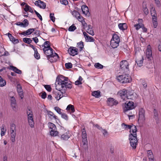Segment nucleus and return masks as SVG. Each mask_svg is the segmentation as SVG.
Masks as SVG:
<instances>
[{
  "label": "nucleus",
  "mask_w": 161,
  "mask_h": 161,
  "mask_svg": "<svg viewBox=\"0 0 161 161\" xmlns=\"http://www.w3.org/2000/svg\"><path fill=\"white\" fill-rule=\"evenodd\" d=\"M16 125L14 124H12L10 125V133H16Z\"/></svg>",
  "instance_id": "cd10ccee"
},
{
  "label": "nucleus",
  "mask_w": 161,
  "mask_h": 161,
  "mask_svg": "<svg viewBox=\"0 0 161 161\" xmlns=\"http://www.w3.org/2000/svg\"><path fill=\"white\" fill-rule=\"evenodd\" d=\"M34 56L37 59H39L40 58V55L37 51L34 52Z\"/></svg>",
  "instance_id": "5fc2aeb1"
},
{
  "label": "nucleus",
  "mask_w": 161,
  "mask_h": 161,
  "mask_svg": "<svg viewBox=\"0 0 161 161\" xmlns=\"http://www.w3.org/2000/svg\"><path fill=\"white\" fill-rule=\"evenodd\" d=\"M17 88L18 94L21 99H22L24 97L23 92L20 85L18 84Z\"/></svg>",
  "instance_id": "dca6fc26"
},
{
  "label": "nucleus",
  "mask_w": 161,
  "mask_h": 161,
  "mask_svg": "<svg viewBox=\"0 0 161 161\" xmlns=\"http://www.w3.org/2000/svg\"><path fill=\"white\" fill-rule=\"evenodd\" d=\"M47 96L46 93L45 92L42 93V95L41 96V97L43 99H45Z\"/></svg>",
  "instance_id": "69168bd1"
},
{
  "label": "nucleus",
  "mask_w": 161,
  "mask_h": 161,
  "mask_svg": "<svg viewBox=\"0 0 161 161\" xmlns=\"http://www.w3.org/2000/svg\"><path fill=\"white\" fill-rule=\"evenodd\" d=\"M76 26L73 24L69 27L68 30L70 31H73L76 30Z\"/></svg>",
  "instance_id": "a18cd8bd"
},
{
  "label": "nucleus",
  "mask_w": 161,
  "mask_h": 161,
  "mask_svg": "<svg viewBox=\"0 0 161 161\" xmlns=\"http://www.w3.org/2000/svg\"><path fill=\"white\" fill-rule=\"evenodd\" d=\"M44 87L46 90L48 92H51L52 90V88L49 85H45Z\"/></svg>",
  "instance_id": "6e6d98bb"
},
{
  "label": "nucleus",
  "mask_w": 161,
  "mask_h": 161,
  "mask_svg": "<svg viewBox=\"0 0 161 161\" xmlns=\"http://www.w3.org/2000/svg\"><path fill=\"white\" fill-rule=\"evenodd\" d=\"M121 127H122L123 129L125 130L130 129V133L133 132L137 131L135 125H130L123 123L121 124Z\"/></svg>",
  "instance_id": "0eeeda50"
},
{
  "label": "nucleus",
  "mask_w": 161,
  "mask_h": 161,
  "mask_svg": "<svg viewBox=\"0 0 161 161\" xmlns=\"http://www.w3.org/2000/svg\"><path fill=\"white\" fill-rule=\"evenodd\" d=\"M129 140L131 146L134 149L136 148L137 140L136 138V131L133 132L129 135Z\"/></svg>",
  "instance_id": "f03ea898"
},
{
  "label": "nucleus",
  "mask_w": 161,
  "mask_h": 161,
  "mask_svg": "<svg viewBox=\"0 0 161 161\" xmlns=\"http://www.w3.org/2000/svg\"><path fill=\"white\" fill-rule=\"evenodd\" d=\"M24 9L25 12L29 11L32 13L34 12L33 9L28 4L25 5V6L24 7Z\"/></svg>",
  "instance_id": "393cba45"
},
{
  "label": "nucleus",
  "mask_w": 161,
  "mask_h": 161,
  "mask_svg": "<svg viewBox=\"0 0 161 161\" xmlns=\"http://www.w3.org/2000/svg\"><path fill=\"white\" fill-rule=\"evenodd\" d=\"M78 47L80 48V51L82 50L84 47L83 43L82 42H80L77 43Z\"/></svg>",
  "instance_id": "49530a36"
},
{
  "label": "nucleus",
  "mask_w": 161,
  "mask_h": 161,
  "mask_svg": "<svg viewBox=\"0 0 161 161\" xmlns=\"http://www.w3.org/2000/svg\"><path fill=\"white\" fill-rule=\"evenodd\" d=\"M65 66L67 69H69L72 67V64L71 63H67L65 64Z\"/></svg>",
  "instance_id": "603ef678"
},
{
  "label": "nucleus",
  "mask_w": 161,
  "mask_h": 161,
  "mask_svg": "<svg viewBox=\"0 0 161 161\" xmlns=\"http://www.w3.org/2000/svg\"><path fill=\"white\" fill-rule=\"evenodd\" d=\"M9 69L13 70L15 73L19 74H21L22 73V71L21 70L18 69L16 67L13 66H10Z\"/></svg>",
  "instance_id": "b1692460"
},
{
  "label": "nucleus",
  "mask_w": 161,
  "mask_h": 161,
  "mask_svg": "<svg viewBox=\"0 0 161 161\" xmlns=\"http://www.w3.org/2000/svg\"><path fill=\"white\" fill-rule=\"evenodd\" d=\"M66 110L71 111V113H74L75 111L74 106L71 104H69L67 106Z\"/></svg>",
  "instance_id": "c9c22d12"
},
{
  "label": "nucleus",
  "mask_w": 161,
  "mask_h": 161,
  "mask_svg": "<svg viewBox=\"0 0 161 161\" xmlns=\"http://www.w3.org/2000/svg\"><path fill=\"white\" fill-rule=\"evenodd\" d=\"M136 94L132 92H128L126 99L134 100L135 99Z\"/></svg>",
  "instance_id": "5701e85b"
},
{
  "label": "nucleus",
  "mask_w": 161,
  "mask_h": 161,
  "mask_svg": "<svg viewBox=\"0 0 161 161\" xmlns=\"http://www.w3.org/2000/svg\"><path fill=\"white\" fill-rule=\"evenodd\" d=\"M66 132L61 135L60 138L61 140H67L70 137V135L68 131H66Z\"/></svg>",
  "instance_id": "f3484780"
},
{
  "label": "nucleus",
  "mask_w": 161,
  "mask_h": 161,
  "mask_svg": "<svg viewBox=\"0 0 161 161\" xmlns=\"http://www.w3.org/2000/svg\"><path fill=\"white\" fill-rule=\"evenodd\" d=\"M92 95L96 98L100 97V92L99 91H94L92 92Z\"/></svg>",
  "instance_id": "473e14b6"
},
{
  "label": "nucleus",
  "mask_w": 161,
  "mask_h": 161,
  "mask_svg": "<svg viewBox=\"0 0 161 161\" xmlns=\"http://www.w3.org/2000/svg\"><path fill=\"white\" fill-rule=\"evenodd\" d=\"M50 57H55V59H57L58 58V54L54 52L53 53V55H51Z\"/></svg>",
  "instance_id": "bf43d9fd"
},
{
  "label": "nucleus",
  "mask_w": 161,
  "mask_h": 161,
  "mask_svg": "<svg viewBox=\"0 0 161 161\" xmlns=\"http://www.w3.org/2000/svg\"><path fill=\"white\" fill-rule=\"evenodd\" d=\"M23 27H25L28 26L29 25V23L27 19H25L23 21Z\"/></svg>",
  "instance_id": "864d4df0"
},
{
  "label": "nucleus",
  "mask_w": 161,
  "mask_h": 161,
  "mask_svg": "<svg viewBox=\"0 0 161 161\" xmlns=\"http://www.w3.org/2000/svg\"><path fill=\"white\" fill-rule=\"evenodd\" d=\"M35 4L41 8L45 9L46 7V4L45 3L41 0L36 1L35 3Z\"/></svg>",
  "instance_id": "2eb2a0df"
},
{
  "label": "nucleus",
  "mask_w": 161,
  "mask_h": 161,
  "mask_svg": "<svg viewBox=\"0 0 161 161\" xmlns=\"http://www.w3.org/2000/svg\"><path fill=\"white\" fill-rule=\"evenodd\" d=\"M151 13L152 17L153 22H157V14L156 13V11L154 9H152L151 10Z\"/></svg>",
  "instance_id": "6ab92c4d"
},
{
  "label": "nucleus",
  "mask_w": 161,
  "mask_h": 161,
  "mask_svg": "<svg viewBox=\"0 0 161 161\" xmlns=\"http://www.w3.org/2000/svg\"><path fill=\"white\" fill-rule=\"evenodd\" d=\"M119 29L122 31L125 30L127 29V26L125 23H120L118 25Z\"/></svg>",
  "instance_id": "c85d7f7f"
},
{
  "label": "nucleus",
  "mask_w": 161,
  "mask_h": 161,
  "mask_svg": "<svg viewBox=\"0 0 161 161\" xmlns=\"http://www.w3.org/2000/svg\"><path fill=\"white\" fill-rule=\"evenodd\" d=\"M6 85V81L1 76H0V86H4Z\"/></svg>",
  "instance_id": "f704fd0d"
},
{
  "label": "nucleus",
  "mask_w": 161,
  "mask_h": 161,
  "mask_svg": "<svg viewBox=\"0 0 161 161\" xmlns=\"http://www.w3.org/2000/svg\"><path fill=\"white\" fill-rule=\"evenodd\" d=\"M23 40L24 42L29 44H30L32 42V40L29 38H23Z\"/></svg>",
  "instance_id": "79ce46f5"
},
{
  "label": "nucleus",
  "mask_w": 161,
  "mask_h": 161,
  "mask_svg": "<svg viewBox=\"0 0 161 161\" xmlns=\"http://www.w3.org/2000/svg\"><path fill=\"white\" fill-rule=\"evenodd\" d=\"M85 40L87 42H94L95 41V39L92 37L89 36L86 37Z\"/></svg>",
  "instance_id": "ea45409f"
},
{
  "label": "nucleus",
  "mask_w": 161,
  "mask_h": 161,
  "mask_svg": "<svg viewBox=\"0 0 161 161\" xmlns=\"http://www.w3.org/2000/svg\"><path fill=\"white\" fill-rule=\"evenodd\" d=\"M82 26H83V28L85 29H86V28H88V26H87V24L85 22V20L81 22Z\"/></svg>",
  "instance_id": "052dcab7"
},
{
  "label": "nucleus",
  "mask_w": 161,
  "mask_h": 161,
  "mask_svg": "<svg viewBox=\"0 0 161 161\" xmlns=\"http://www.w3.org/2000/svg\"><path fill=\"white\" fill-rule=\"evenodd\" d=\"M34 31L35 29L30 28L27 31L23 32L21 34L24 36H28L31 35Z\"/></svg>",
  "instance_id": "aec40b11"
},
{
  "label": "nucleus",
  "mask_w": 161,
  "mask_h": 161,
  "mask_svg": "<svg viewBox=\"0 0 161 161\" xmlns=\"http://www.w3.org/2000/svg\"><path fill=\"white\" fill-rule=\"evenodd\" d=\"M143 60V57L142 55L141 56L140 58H137L136 59V62L137 63L138 66L141 67L142 66Z\"/></svg>",
  "instance_id": "412c9836"
},
{
  "label": "nucleus",
  "mask_w": 161,
  "mask_h": 161,
  "mask_svg": "<svg viewBox=\"0 0 161 161\" xmlns=\"http://www.w3.org/2000/svg\"><path fill=\"white\" fill-rule=\"evenodd\" d=\"M120 39L119 36L117 34H114L110 41V45L111 47L115 48L117 47L119 45Z\"/></svg>",
  "instance_id": "20e7f679"
},
{
  "label": "nucleus",
  "mask_w": 161,
  "mask_h": 161,
  "mask_svg": "<svg viewBox=\"0 0 161 161\" xmlns=\"http://www.w3.org/2000/svg\"><path fill=\"white\" fill-rule=\"evenodd\" d=\"M27 114L29 125L31 127H34V122L33 119L32 111L30 109H29L27 111Z\"/></svg>",
  "instance_id": "39448f33"
},
{
  "label": "nucleus",
  "mask_w": 161,
  "mask_h": 161,
  "mask_svg": "<svg viewBox=\"0 0 161 161\" xmlns=\"http://www.w3.org/2000/svg\"><path fill=\"white\" fill-rule=\"evenodd\" d=\"M134 108V103L129 101L128 103H125L124 105V111H127L131 110Z\"/></svg>",
  "instance_id": "9b49d317"
},
{
  "label": "nucleus",
  "mask_w": 161,
  "mask_h": 161,
  "mask_svg": "<svg viewBox=\"0 0 161 161\" xmlns=\"http://www.w3.org/2000/svg\"><path fill=\"white\" fill-rule=\"evenodd\" d=\"M48 125L49 128L50 129H51V130L56 129L57 128L55 125L53 123L49 122L48 123Z\"/></svg>",
  "instance_id": "4c0bfd02"
},
{
  "label": "nucleus",
  "mask_w": 161,
  "mask_h": 161,
  "mask_svg": "<svg viewBox=\"0 0 161 161\" xmlns=\"http://www.w3.org/2000/svg\"><path fill=\"white\" fill-rule=\"evenodd\" d=\"M4 125H3L0 127L1 130V135L2 136L5 135V133L6 131V129L4 128Z\"/></svg>",
  "instance_id": "72a5a7b5"
},
{
  "label": "nucleus",
  "mask_w": 161,
  "mask_h": 161,
  "mask_svg": "<svg viewBox=\"0 0 161 161\" xmlns=\"http://www.w3.org/2000/svg\"><path fill=\"white\" fill-rule=\"evenodd\" d=\"M50 18L51 20L53 22H54L55 20V18L54 16V14L50 13L49 15Z\"/></svg>",
  "instance_id": "09e8293b"
},
{
  "label": "nucleus",
  "mask_w": 161,
  "mask_h": 161,
  "mask_svg": "<svg viewBox=\"0 0 161 161\" xmlns=\"http://www.w3.org/2000/svg\"><path fill=\"white\" fill-rule=\"evenodd\" d=\"M101 130L104 136H105L107 134L108 132L106 130L102 129Z\"/></svg>",
  "instance_id": "0e129e2a"
},
{
  "label": "nucleus",
  "mask_w": 161,
  "mask_h": 161,
  "mask_svg": "<svg viewBox=\"0 0 161 161\" xmlns=\"http://www.w3.org/2000/svg\"><path fill=\"white\" fill-rule=\"evenodd\" d=\"M50 133V135L52 136H55L58 135V132L57 131V129L56 128V129L51 130Z\"/></svg>",
  "instance_id": "2f4dec72"
},
{
  "label": "nucleus",
  "mask_w": 161,
  "mask_h": 161,
  "mask_svg": "<svg viewBox=\"0 0 161 161\" xmlns=\"http://www.w3.org/2000/svg\"><path fill=\"white\" fill-rule=\"evenodd\" d=\"M50 42L49 41H46L43 45H42V47H44L43 50H46L47 49H49L51 48L50 46Z\"/></svg>",
  "instance_id": "a878e982"
},
{
  "label": "nucleus",
  "mask_w": 161,
  "mask_h": 161,
  "mask_svg": "<svg viewBox=\"0 0 161 161\" xmlns=\"http://www.w3.org/2000/svg\"><path fill=\"white\" fill-rule=\"evenodd\" d=\"M47 114L49 117L51 118V119L53 118L55 119H57V116L54 115L53 112L51 111L49 112Z\"/></svg>",
  "instance_id": "58836bf2"
},
{
  "label": "nucleus",
  "mask_w": 161,
  "mask_h": 161,
  "mask_svg": "<svg viewBox=\"0 0 161 161\" xmlns=\"http://www.w3.org/2000/svg\"><path fill=\"white\" fill-rule=\"evenodd\" d=\"M154 116L155 117V119L156 120H158V113L156 110L155 109L154 110Z\"/></svg>",
  "instance_id": "4d7b16f0"
},
{
  "label": "nucleus",
  "mask_w": 161,
  "mask_h": 161,
  "mask_svg": "<svg viewBox=\"0 0 161 161\" xmlns=\"http://www.w3.org/2000/svg\"><path fill=\"white\" fill-rule=\"evenodd\" d=\"M155 3L158 7H159L160 6V4L159 0H157L155 1Z\"/></svg>",
  "instance_id": "774afa93"
},
{
  "label": "nucleus",
  "mask_w": 161,
  "mask_h": 161,
  "mask_svg": "<svg viewBox=\"0 0 161 161\" xmlns=\"http://www.w3.org/2000/svg\"><path fill=\"white\" fill-rule=\"evenodd\" d=\"M120 68L125 71H127L129 70V64L126 60L121 61L120 64Z\"/></svg>",
  "instance_id": "9d476101"
},
{
  "label": "nucleus",
  "mask_w": 161,
  "mask_h": 161,
  "mask_svg": "<svg viewBox=\"0 0 161 161\" xmlns=\"http://www.w3.org/2000/svg\"><path fill=\"white\" fill-rule=\"evenodd\" d=\"M60 2L62 4L64 5L67 4L68 3L67 0H60Z\"/></svg>",
  "instance_id": "e2e57ef3"
},
{
  "label": "nucleus",
  "mask_w": 161,
  "mask_h": 161,
  "mask_svg": "<svg viewBox=\"0 0 161 161\" xmlns=\"http://www.w3.org/2000/svg\"><path fill=\"white\" fill-rule=\"evenodd\" d=\"M55 84L56 89L60 91L61 93H57V96L55 97V98L58 100H59L64 96H67V94L66 93L67 88L70 89L72 87L71 83L68 82L67 78L62 75L56 80Z\"/></svg>",
  "instance_id": "f257e3e1"
},
{
  "label": "nucleus",
  "mask_w": 161,
  "mask_h": 161,
  "mask_svg": "<svg viewBox=\"0 0 161 161\" xmlns=\"http://www.w3.org/2000/svg\"><path fill=\"white\" fill-rule=\"evenodd\" d=\"M54 109L59 114H61L62 113L61 112V109L58 107H54Z\"/></svg>",
  "instance_id": "3c124183"
},
{
  "label": "nucleus",
  "mask_w": 161,
  "mask_h": 161,
  "mask_svg": "<svg viewBox=\"0 0 161 161\" xmlns=\"http://www.w3.org/2000/svg\"><path fill=\"white\" fill-rule=\"evenodd\" d=\"M81 8L83 14L86 16H89L90 13L89 11V9L87 7L86 5H83L81 6Z\"/></svg>",
  "instance_id": "a211bd4d"
},
{
  "label": "nucleus",
  "mask_w": 161,
  "mask_h": 161,
  "mask_svg": "<svg viewBox=\"0 0 161 161\" xmlns=\"http://www.w3.org/2000/svg\"><path fill=\"white\" fill-rule=\"evenodd\" d=\"M61 117L62 118L65 119L66 120H68V117L67 115L64 113H62L61 114Z\"/></svg>",
  "instance_id": "8fccbe9b"
},
{
  "label": "nucleus",
  "mask_w": 161,
  "mask_h": 161,
  "mask_svg": "<svg viewBox=\"0 0 161 161\" xmlns=\"http://www.w3.org/2000/svg\"><path fill=\"white\" fill-rule=\"evenodd\" d=\"M82 142L84 145L87 144V137L86 134V132L85 130V129H83L82 133Z\"/></svg>",
  "instance_id": "4468645a"
},
{
  "label": "nucleus",
  "mask_w": 161,
  "mask_h": 161,
  "mask_svg": "<svg viewBox=\"0 0 161 161\" xmlns=\"http://www.w3.org/2000/svg\"><path fill=\"white\" fill-rule=\"evenodd\" d=\"M142 24H136L134 25V27L136 28V30H138L140 28H142V25H143Z\"/></svg>",
  "instance_id": "de8ad7c7"
},
{
  "label": "nucleus",
  "mask_w": 161,
  "mask_h": 161,
  "mask_svg": "<svg viewBox=\"0 0 161 161\" xmlns=\"http://www.w3.org/2000/svg\"><path fill=\"white\" fill-rule=\"evenodd\" d=\"M94 66L98 69H102L103 67V66L99 63L95 64Z\"/></svg>",
  "instance_id": "37998d69"
},
{
  "label": "nucleus",
  "mask_w": 161,
  "mask_h": 161,
  "mask_svg": "<svg viewBox=\"0 0 161 161\" xmlns=\"http://www.w3.org/2000/svg\"><path fill=\"white\" fill-rule=\"evenodd\" d=\"M128 92L125 89H123L120 90L118 92V95L120 96L123 100L126 99Z\"/></svg>",
  "instance_id": "1a4fd4ad"
},
{
  "label": "nucleus",
  "mask_w": 161,
  "mask_h": 161,
  "mask_svg": "<svg viewBox=\"0 0 161 161\" xmlns=\"http://www.w3.org/2000/svg\"><path fill=\"white\" fill-rule=\"evenodd\" d=\"M68 52L70 55L74 56L77 54L78 49L75 47H70L69 48Z\"/></svg>",
  "instance_id": "f8f14e48"
},
{
  "label": "nucleus",
  "mask_w": 161,
  "mask_h": 161,
  "mask_svg": "<svg viewBox=\"0 0 161 161\" xmlns=\"http://www.w3.org/2000/svg\"><path fill=\"white\" fill-rule=\"evenodd\" d=\"M9 38L10 41L14 43H17L19 42L18 39H15L12 35L10 36Z\"/></svg>",
  "instance_id": "a19ab883"
},
{
  "label": "nucleus",
  "mask_w": 161,
  "mask_h": 161,
  "mask_svg": "<svg viewBox=\"0 0 161 161\" xmlns=\"http://www.w3.org/2000/svg\"><path fill=\"white\" fill-rule=\"evenodd\" d=\"M145 120V111L143 109L141 108L139 111L138 121L140 123H143Z\"/></svg>",
  "instance_id": "6e6552de"
},
{
  "label": "nucleus",
  "mask_w": 161,
  "mask_h": 161,
  "mask_svg": "<svg viewBox=\"0 0 161 161\" xmlns=\"http://www.w3.org/2000/svg\"><path fill=\"white\" fill-rule=\"evenodd\" d=\"M148 157L150 161H153L154 156L152 151L150 150H148L147 151Z\"/></svg>",
  "instance_id": "c756f323"
},
{
  "label": "nucleus",
  "mask_w": 161,
  "mask_h": 161,
  "mask_svg": "<svg viewBox=\"0 0 161 161\" xmlns=\"http://www.w3.org/2000/svg\"><path fill=\"white\" fill-rule=\"evenodd\" d=\"M107 103L108 105L113 106L118 103V101L113 98H109L108 99Z\"/></svg>",
  "instance_id": "ddd939ff"
},
{
  "label": "nucleus",
  "mask_w": 161,
  "mask_h": 161,
  "mask_svg": "<svg viewBox=\"0 0 161 161\" xmlns=\"http://www.w3.org/2000/svg\"><path fill=\"white\" fill-rule=\"evenodd\" d=\"M46 50H43V52L47 56L50 57L51 55H53V50L51 48H49V49H46Z\"/></svg>",
  "instance_id": "4be33fe9"
},
{
  "label": "nucleus",
  "mask_w": 161,
  "mask_h": 161,
  "mask_svg": "<svg viewBox=\"0 0 161 161\" xmlns=\"http://www.w3.org/2000/svg\"><path fill=\"white\" fill-rule=\"evenodd\" d=\"M117 79L122 83H129L131 81L130 76L128 74H124L117 77Z\"/></svg>",
  "instance_id": "7ed1b4c3"
},
{
  "label": "nucleus",
  "mask_w": 161,
  "mask_h": 161,
  "mask_svg": "<svg viewBox=\"0 0 161 161\" xmlns=\"http://www.w3.org/2000/svg\"><path fill=\"white\" fill-rule=\"evenodd\" d=\"M34 12H35L37 17L40 19L41 21L42 20V19L41 15L35 10H34Z\"/></svg>",
  "instance_id": "13d9d810"
},
{
  "label": "nucleus",
  "mask_w": 161,
  "mask_h": 161,
  "mask_svg": "<svg viewBox=\"0 0 161 161\" xmlns=\"http://www.w3.org/2000/svg\"><path fill=\"white\" fill-rule=\"evenodd\" d=\"M72 15L75 16L76 18L80 16V13L77 11L74 10L72 13Z\"/></svg>",
  "instance_id": "c03bdc74"
},
{
  "label": "nucleus",
  "mask_w": 161,
  "mask_h": 161,
  "mask_svg": "<svg viewBox=\"0 0 161 161\" xmlns=\"http://www.w3.org/2000/svg\"><path fill=\"white\" fill-rule=\"evenodd\" d=\"M10 135L11 136L10 140L13 142H14L15 141V137L16 136V133H10Z\"/></svg>",
  "instance_id": "e433bc0d"
},
{
  "label": "nucleus",
  "mask_w": 161,
  "mask_h": 161,
  "mask_svg": "<svg viewBox=\"0 0 161 161\" xmlns=\"http://www.w3.org/2000/svg\"><path fill=\"white\" fill-rule=\"evenodd\" d=\"M77 19L80 22H82L84 20V18L80 15L77 17Z\"/></svg>",
  "instance_id": "680f3d73"
},
{
  "label": "nucleus",
  "mask_w": 161,
  "mask_h": 161,
  "mask_svg": "<svg viewBox=\"0 0 161 161\" xmlns=\"http://www.w3.org/2000/svg\"><path fill=\"white\" fill-rule=\"evenodd\" d=\"M11 105L12 108H15L16 105V100L14 97H11Z\"/></svg>",
  "instance_id": "7c9ffc66"
},
{
  "label": "nucleus",
  "mask_w": 161,
  "mask_h": 161,
  "mask_svg": "<svg viewBox=\"0 0 161 161\" xmlns=\"http://www.w3.org/2000/svg\"><path fill=\"white\" fill-rule=\"evenodd\" d=\"M146 58L148 61H152L153 59V57L152 55V51L151 47L150 45H148L147 47L146 52Z\"/></svg>",
  "instance_id": "423d86ee"
},
{
  "label": "nucleus",
  "mask_w": 161,
  "mask_h": 161,
  "mask_svg": "<svg viewBox=\"0 0 161 161\" xmlns=\"http://www.w3.org/2000/svg\"><path fill=\"white\" fill-rule=\"evenodd\" d=\"M91 25H89L88 26V28H86L85 30H86V31L89 34L92 36H93L94 35V32L92 29L91 28Z\"/></svg>",
  "instance_id": "bb28decb"
},
{
  "label": "nucleus",
  "mask_w": 161,
  "mask_h": 161,
  "mask_svg": "<svg viewBox=\"0 0 161 161\" xmlns=\"http://www.w3.org/2000/svg\"><path fill=\"white\" fill-rule=\"evenodd\" d=\"M143 11H144V13L146 15L148 14V11L147 8H144Z\"/></svg>",
  "instance_id": "338daca9"
}]
</instances>
